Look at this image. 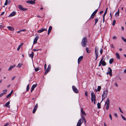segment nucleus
Masks as SVG:
<instances>
[{"instance_id": "1", "label": "nucleus", "mask_w": 126, "mask_h": 126, "mask_svg": "<svg viewBox=\"0 0 126 126\" xmlns=\"http://www.w3.org/2000/svg\"><path fill=\"white\" fill-rule=\"evenodd\" d=\"M87 38L86 37H84L82 39L81 42L82 46L83 47H86L87 45Z\"/></svg>"}, {"instance_id": "2", "label": "nucleus", "mask_w": 126, "mask_h": 126, "mask_svg": "<svg viewBox=\"0 0 126 126\" xmlns=\"http://www.w3.org/2000/svg\"><path fill=\"white\" fill-rule=\"evenodd\" d=\"M108 90L107 89H105L102 95V100L101 102V103L104 99L107 97L108 95Z\"/></svg>"}, {"instance_id": "3", "label": "nucleus", "mask_w": 126, "mask_h": 126, "mask_svg": "<svg viewBox=\"0 0 126 126\" xmlns=\"http://www.w3.org/2000/svg\"><path fill=\"white\" fill-rule=\"evenodd\" d=\"M83 121L85 123H86L85 119L82 120L80 118L78 120L76 126H81V125L83 123Z\"/></svg>"}, {"instance_id": "4", "label": "nucleus", "mask_w": 126, "mask_h": 126, "mask_svg": "<svg viewBox=\"0 0 126 126\" xmlns=\"http://www.w3.org/2000/svg\"><path fill=\"white\" fill-rule=\"evenodd\" d=\"M105 106H106V109L108 110L109 109L110 106V103L109 99L108 98H107V100L106 102Z\"/></svg>"}, {"instance_id": "5", "label": "nucleus", "mask_w": 126, "mask_h": 126, "mask_svg": "<svg viewBox=\"0 0 126 126\" xmlns=\"http://www.w3.org/2000/svg\"><path fill=\"white\" fill-rule=\"evenodd\" d=\"M91 100L92 102L93 101L92 100H95L96 99V96L95 94L93 92H92L91 93Z\"/></svg>"}, {"instance_id": "6", "label": "nucleus", "mask_w": 126, "mask_h": 126, "mask_svg": "<svg viewBox=\"0 0 126 126\" xmlns=\"http://www.w3.org/2000/svg\"><path fill=\"white\" fill-rule=\"evenodd\" d=\"M72 89L75 93L77 94L79 93L78 90L75 86L73 85L72 86Z\"/></svg>"}, {"instance_id": "7", "label": "nucleus", "mask_w": 126, "mask_h": 126, "mask_svg": "<svg viewBox=\"0 0 126 126\" xmlns=\"http://www.w3.org/2000/svg\"><path fill=\"white\" fill-rule=\"evenodd\" d=\"M97 11H98L97 9L96 10H95L93 13L91 15V16L90 17V18H91V19L93 18L94 17V16H95V14H96V13L97 12Z\"/></svg>"}, {"instance_id": "8", "label": "nucleus", "mask_w": 126, "mask_h": 126, "mask_svg": "<svg viewBox=\"0 0 126 126\" xmlns=\"http://www.w3.org/2000/svg\"><path fill=\"white\" fill-rule=\"evenodd\" d=\"M19 9L22 11H26L27 10V8H23L22 6L21 5H18Z\"/></svg>"}, {"instance_id": "9", "label": "nucleus", "mask_w": 126, "mask_h": 126, "mask_svg": "<svg viewBox=\"0 0 126 126\" xmlns=\"http://www.w3.org/2000/svg\"><path fill=\"white\" fill-rule=\"evenodd\" d=\"M51 69V66L50 65H48L47 69L46 70L45 72L44 73V75H46L47 73Z\"/></svg>"}, {"instance_id": "10", "label": "nucleus", "mask_w": 126, "mask_h": 126, "mask_svg": "<svg viewBox=\"0 0 126 126\" xmlns=\"http://www.w3.org/2000/svg\"><path fill=\"white\" fill-rule=\"evenodd\" d=\"M36 0H33V1L32 0H28L26 2L27 3L31 4H33L35 3V1Z\"/></svg>"}, {"instance_id": "11", "label": "nucleus", "mask_w": 126, "mask_h": 126, "mask_svg": "<svg viewBox=\"0 0 126 126\" xmlns=\"http://www.w3.org/2000/svg\"><path fill=\"white\" fill-rule=\"evenodd\" d=\"M47 30L46 28H42L41 29L37 31V32L39 33L42 32L44 31H47Z\"/></svg>"}, {"instance_id": "12", "label": "nucleus", "mask_w": 126, "mask_h": 126, "mask_svg": "<svg viewBox=\"0 0 126 126\" xmlns=\"http://www.w3.org/2000/svg\"><path fill=\"white\" fill-rule=\"evenodd\" d=\"M98 48L97 47H95V56H98Z\"/></svg>"}, {"instance_id": "13", "label": "nucleus", "mask_w": 126, "mask_h": 126, "mask_svg": "<svg viewBox=\"0 0 126 126\" xmlns=\"http://www.w3.org/2000/svg\"><path fill=\"white\" fill-rule=\"evenodd\" d=\"M104 57H102V59L101 60H102V61L101 62V63L102 65L103 66H105L106 65V62L104 61H103L104 59Z\"/></svg>"}, {"instance_id": "14", "label": "nucleus", "mask_w": 126, "mask_h": 126, "mask_svg": "<svg viewBox=\"0 0 126 126\" xmlns=\"http://www.w3.org/2000/svg\"><path fill=\"white\" fill-rule=\"evenodd\" d=\"M83 56H80L78 59V63L79 64V63L81 62L82 60L83 59Z\"/></svg>"}, {"instance_id": "15", "label": "nucleus", "mask_w": 126, "mask_h": 126, "mask_svg": "<svg viewBox=\"0 0 126 126\" xmlns=\"http://www.w3.org/2000/svg\"><path fill=\"white\" fill-rule=\"evenodd\" d=\"M109 70V72H107L106 73V74L107 75L108 74H111V73L112 72V70L110 67H109L108 68V71Z\"/></svg>"}, {"instance_id": "16", "label": "nucleus", "mask_w": 126, "mask_h": 126, "mask_svg": "<svg viewBox=\"0 0 126 126\" xmlns=\"http://www.w3.org/2000/svg\"><path fill=\"white\" fill-rule=\"evenodd\" d=\"M16 14V12L15 11H13L12 13L10 14L9 16V17H12L15 15Z\"/></svg>"}, {"instance_id": "17", "label": "nucleus", "mask_w": 126, "mask_h": 126, "mask_svg": "<svg viewBox=\"0 0 126 126\" xmlns=\"http://www.w3.org/2000/svg\"><path fill=\"white\" fill-rule=\"evenodd\" d=\"M37 86V84H33L31 88V92L34 90L35 88Z\"/></svg>"}, {"instance_id": "18", "label": "nucleus", "mask_w": 126, "mask_h": 126, "mask_svg": "<svg viewBox=\"0 0 126 126\" xmlns=\"http://www.w3.org/2000/svg\"><path fill=\"white\" fill-rule=\"evenodd\" d=\"M38 39V36H37L35 37L33 41V44H34L37 42Z\"/></svg>"}, {"instance_id": "19", "label": "nucleus", "mask_w": 126, "mask_h": 126, "mask_svg": "<svg viewBox=\"0 0 126 126\" xmlns=\"http://www.w3.org/2000/svg\"><path fill=\"white\" fill-rule=\"evenodd\" d=\"M7 27L8 28L9 30H10L11 31H13L14 30V29L13 27L9 26H7Z\"/></svg>"}, {"instance_id": "20", "label": "nucleus", "mask_w": 126, "mask_h": 126, "mask_svg": "<svg viewBox=\"0 0 126 126\" xmlns=\"http://www.w3.org/2000/svg\"><path fill=\"white\" fill-rule=\"evenodd\" d=\"M52 29V27L51 26H50L49 27V28L47 34L48 35H49V33H50Z\"/></svg>"}, {"instance_id": "21", "label": "nucleus", "mask_w": 126, "mask_h": 126, "mask_svg": "<svg viewBox=\"0 0 126 126\" xmlns=\"http://www.w3.org/2000/svg\"><path fill=\"white\" fill-rule=\"evenodd\" d=\"M10 0H6L4 5H7L8 3L9 4L10 3Z\"/></svg>"}, {"instance_id": "22", "label": "nucleus", "mask_w": 126, "mask_h": 126, "mask_svg": "<svg viewBox=\"0 0 126 126\" xmlns=\"http://www.w3.org/2000/svg\"><path fill=\"white\" fill-rule=\"evenodd\" d=\"M15 65H11L10 66L8 69V70L10 71L12 70V69L14 67H15Z\"/></svg>"}, {"instance_id": "23", "label": "nucleus", "mask_w": 126, "mask_h": 126, "mask_svg": "<svg viewBox=\"0 0 126 126\" xmlns=\"http://www.w3.org/2000/svg\"><path fill=\"white\" fill-rule=\"evenodd\" d=\"M34 55V53L33 52H32L31 54H29V57L32 58H33Z\"/></svg>"}, {"instance_id": "24", "label": "nucleus", "mask_w": 126, "mask_h": 126, "mask_svg": "<svg viewBox=\"0 0 126 126\" xmlns=\"http://www.w3.org/2000/svg\"><path fill=\"white\" fill-rule=\"evenodd\" d=\"M116 54L117 58L118 59H120V57L119 54L118 53H116Z\"/></svg>"}, {"instance_id": "25", "label": "nucleus", "mask_w": 126, "mask_h": 126, "mask_svg": "<svg viewBox=\"0 0 126 126\" xmlns=\"http://www.w3.org/2000/svg\"><path fill=\"white\" fill-rule=\"evenodd\" d=\"M22 65L23 64L22 63H18V66H18L20 68Z\"/></svg>"}, {"instance_id": "26", "label": "nucleus", "mask_w": 126, "mask_h": 126, "mask_svg": "<svg viewBox=\"0 0 126 126\" xmlns=\"http://www.w3.org/2000/svg\"><path fill=\"white\" fill-rule=\"evenodd\" d=\"M119 10L118 9V11L117 12H116L115 14V16H118L119 15Z\"/></svg>"}, {"instance_id": "27", "label": "nucleus", "mask_w": 126, "mask_h": 126, "mask_svg": "<svg viewBox=\"0 0 126 126\" xmlns=\"http://www.w3.org/2000/svg\"><path fill=\"white\" fill-rule=\"evenodd\" d=\"M10 104V101H8L6 103L5 105V106L6 107H7Z\"/></svg>"}, {"instance_id": "28", "label": "nucleus", "mask_w": 126, "mask_h": 126, "mask_svg": "<svg viewBox=\"0 0 126 126\" xmlns=\"http://www.w3.org/2000/svg\"><path fill=\"white\" fill-rule=\"evenodd\" d=\"M23 43H21L19 45L18 47L17 48V50H18L20 49Z\"/></svg>"}, {"instance_id": "29", "label": "nucleus", "mask_w": 126, "mask_h": 126, "mask_svg": "<svg viewBox=\"0 0 126 126\" xmlns=\"http://www.w3.org/2000/svg\"><path fill=\"white\" fill-rule=\"evenodd\" d=\"M114 60V59L113 58H111L109 60V63L111 64L112 63L113 61Z\"/></svg>"}, {"instance_id": "30", "label": "nucleus", "mask_w": 126, "mask_h": 126, "mask_svg": "<svg viewBox=\"0 0 126 126\" xmlns=\"http://www.w3.org/2000/svg\"><path fill=\"white\" fill-rule=\"evenodd\" d=\"M108 8H107L106 9V10L103 14V16H105V15L106 14L107 12V10H108Z\"/></svg>"}, {"instance_id": "31", "label": "nucleus", "mask_w": 126, "mask_h": 126, "mask_svg": "<svg viewBox=\"0 0 126 126\" xmlns=\"http://www.w3.org/2000/svg\"><path fill=\"white\" fill-rule=\"evenodd\" d=\"M97 106L98 109H100L101 108V104L100 103L98 102L97 103Z\"/></svg>"}, {"instance_id": "32", "label": "nucleus", "mask_w": 126, "mask_h": 126, "mask_svg": "<svg viewBox=\"0 0 126 126\" xmlns=\"http://www.w3.org/2000/svg\"><path fill=\"white\" fill-rule=\"evenodd\" d=\"M81 115H84L85 116H86V113L85 111H83L82 112H81V113L80 114Z\"/></svg>"}, {"instance_id": "33", "label": "nucleus", "mask_w": 126, "mask_h": 126, "mask_svg": "<svg viewBox=\"0 0 126 126\" xmlns=\"http://www.w3.org/2000/svg\"><path fill=\"white\" fill-rule=\"evenodd\" d=\"M35 68V71H38L40 69V67H37L36 68H35Z\"/></svg>"}, {"instance_id": "34", "label": "nucleus", "mask_w": 126, "mask_h": 126, "mask_svg": "<svg viewBox=\"0 0 126 126\" xmlns=\"http://www.w3.org/2000/svg\"><path fill=\"white\" fill-rule=\"evenodd\" d=\"M122 118L125 121H126V119L122 114H121Z\"/></svg>"}, {"instance_id": "35", "label": "nucleus", "mask_w": 126, "mask_h": 126, "mask_svg": "<svg viewBox=\"0 0 126 126\" xmlns=\"http://www.w3.org/2000/svg\"><path fill=\"white\" fill-rule=\"evenodd\" d=\"M29 90V84H28L27 86L26 91H27Z\"/></svg>"}, {"instance_id": "36", "label": "nucleus", "mask_w": 126, "mask_h": 126, "mask_svg": "<svg viewBox=\"0 0 126 126\" xmlns=\"http://www.w3.org/2000/svg\"><path fill=\"white\" fill-rule=\"evenodd\" d=\"M86 50L87 53H90V51H89L88 48L87 47H86Z\"/></svg>"}, {"instance_id": "37", "label": "nucleus", "mask_w": 126, "mask_h": 126, "mask_svg": "<svg viewBox=\"0 0 126 126\" xmlns=\"http://www.w3.org/2000/svg\"><path fill=\"white\" fill-rule=\"evenodd\" d=\"M101 87L100 86H98V88H97V91H99L100 90H101Z\"/></svg>"}, {"instance_id": "38", "label": "nucleus", "mask_w": 126, "mask_h": 126, "mask_svg": "<svg viewBox=\"0 0 126 126\" xmlns=\"http://www.w3.org/2000/svg\"><path fill=\"white\" fill-rule=\"evenodd\" d=\"M121 38L124 42H126V39H125L124 37H122Z\"/></svg>"}, {"instance_id": "39", "label": "nucleus", "mask_w": 126, "mask_h": 126, "mask_svg": "<svg viewBox=\"0 0 126 126\" xmlns=\"http://www.w3.org/2000/svg\"><path fill=\"white\" fill-rule=\"evenodd\" d=\"M6 93L4 92L3 93H2L1 94H0V97H2L3 95L4 94H5Z\"/></svg>"}, {"instance_id": "40", "label": "nucleus", "mask_w": 126, "mask_h": 126, "mask_svg": "<svg viewBox=\"0 0 126 126\" xmlns=\"http://www.w3.org/2000/svg\"><path fill=\"white\" fill-rule=\"evenodd\" d=\"M38 107V105L37 104H36L34 108L37 110Z\"/></svg>"}, {"instance_id": "41", "label": "nucleus", "mask_w": 126, "mask_h": 126, "mask_svg": "<svg viewBox=\"0 0 126 126\" xmlns=\"http://www.w3.org/2000/svg\"><path fill=\"white\" fill-rule=\"evenodd\" d=\"M98 19L97 18H96L94 20V23L95 24H96L97 22L98 21Z\"/></svg>"}, {"instance_id": "42", "label": "nucleus", "mask_w": 126, "mask_h": 126, "mask_svg": "<svg viewBox=\"0 0 126 126\" xmlns=\"http://www.w3.org/2000/svg\"><path fill=\"white\" fill-rule=\"evenodd\" d=\"M84 115H81V117L82 120L85 119Z\"/></svg>"}, {"instance_id": "43", "label": "nucleus", "mask_w": 126, "mask_h": 126, "mask_svg": "<svg viewBox=\"0 0 126 126\" xmlns=\"http://www.w3.org/2000/svg\"><path fill=\"white\" fill-rule=\"evenodd\" d=\"M36 110H37L34 108L32 111V113H35Z\"/></svg>"}, {"instance_id": "44", "label": "nucleus", "mask_w": 126, "mask_h": 126, "mask_svg": "<svg viewBox=\"0 0 126 126\" xmlns=\"http://www.w3.org/2000/svg\"><path fill=\"white\" fill-rule=\"evenodd\" d=\"M11 95L10 94H9L6 96V98H9L10 97Z\"/></svg>"}, {"instance_id": "45", "label": "nucleus", "mask_w": 126, "mask_h": 126, "mask_svg": "<svg viewBox=\"0 0 126 126\" xmlns=\"http://www.w3.org/2000/svg\"><path fill=\"white\" fill-rule=\"evenodd\" d=\"M102 60H101L98 65L99 66H100L101 65V62H102Z\"/></svg>"}, {"instance_id": "46", "label": "nucleus", "mask_w": 126, "mask_h": 126, "mask_svg": "<svg viewBox=\"0 0 126 126\" xmlns=\"http://www.w3.org/2000/svg\"><path fill=\"white\" fill-rule=\"evenodd\" d=\"M9 125V123H7L5 124V125H4V126H7Z\"/></svg>"}, {"instance_id": "47", "label": "nucleus", "mask_w": 126, "mask_h": 126, "mask_svg": "<svg viewBox=\"0 0 126 126\" xmlns=\"http://www.w3.org/2000/svg\"><path fill=\"white\" fill-rule=\"evenodd\" d=\"M39 50H41V49H33V51H38Z\"/></svg>"}, {"instance_id": "48", "label": "nucleus", "mask_w": 126, "mask_h": 126, "mask_svg": "<svg viewBox=\"0 0 126 126\" xmlns=\"http://www.w3.org/2000/svg\"><path fill=\"white\" fill-rule=\"evenodd\" d=\"M103 49H101L100 50V52L101 54H102L103 53Z\"/></svg>"}, {"instance_id": "49", "label": "nucleus", "mask_w": 126, "mask_h": 126, "mask_svg": "<svg viewBox=\"0 0 126 126\" xmlns=\"http://www.w3.org/2000/svg\"><path fill=\"white\" fill-rule=\"evenodd\" d=\"M119 110L122 113H123V111H122L121 108L120 107L119 108Z\"/></svg>"}, {"instance_id": "50", "label": "nucleus", "mask_w": 126, "mask_h": 126, "mask_svg": "<svg viewBox=\"0 0 126 126\" xmlns=\"http://www.w3.org/2000/svg\"><path fill=\"white\" fill-rule=\"evenodd\" d=\"M109 117H110V120H111V121H112V117L111 115L110 114H109Z\"/></svg>"}, {"instance_id": "51", "label": "nucleus", "mask_w": 126, "mask_h": 126, "mask_svg": "<svg viewBox=\"0 0 126 126\" xmlns=\"http://www.w3.org/2000/svg\"><path fill=\"white\" fill-rule=\"evenodd\" d=\"M47 68V66H46V64L45 63L44 65V69L45 70Z\"/></svg>"}, {"instance_id": "52", "label": "nucleus", "mask_w": 126, "mask_h": 126, "mask_svg": "<svg viewBox=\"0 0 126 126\" xmlns=\"http://www.w3.org/2000/svg\"><path fill=\"white\" fill-rule=\"evenodd\" d=\"M85 95L86 96H88V93H87V91H86L85 93Z\"/></svg>"}, {"instance_id": "53", "label": "nucleus", "mask_w": 126, "mask_h": 126, "mask_svg": "<svg viewBox=\"0 0 126 126\" xmlns=\"http://www.w3.org/2000/svg\"><path fill=\"white\" fill-rule=\"evenodd\" d=\"M116 79L117 80H119V79L120 80H121V78H120V77H117L116 78Z\"/></svg>"}, {"instance_id": "54", "label": "nucleus", "mask_w": 126, "mask_h": 126, "mask_svg": "<svg viewBox=\"0 0 126 126\" xmlns=\"http://www.w3.org/2000/svg\"><path fill=\"white\" fill-rule=\"evenodd\" d=\"M93 100V101H94V104H95L96 103L95 102V101H96V99H95V100Z\"/></svg>"}, {"instance_id": "55", "label": "nucleus", "mask_w": 126, "mask_h": 126, "mask_svg": "<svg viewBox=\"0 0 126 126\" xmlns=\"http://www.w3.org/2000/svg\"><path fill=\"white\" fill-rule=\"evenodd\" d=\"M117 38V37L116 36H114L113 37V39H116Z\"/></svg>"}, {"instance_id": "56", "label": "nucleus", "mask_w": 126, "mask_h": 126, "mask_svg": "<svg viewBox=\"0 0 126 126\" xmlns=\"http://www.w3.org/2000/svg\"><path fill=\"white\" fill-rule=\"evenodd\" d=\"M80 111H81V112H82L84 111H83V109L82 108H81V109Z\"/></svg>"}, {"instance_id": "57", "label": "nucleus", "mask_w": 126, "mask_h": 126, "mask_svg": "<svg viewBox=\"0 0 126 126\" xmlns=\"http://www.w3.org/2000/svg\"><path fill=\"white\" fill-rule=\"evenodd\" d=\"M21 32L25 31L26 30V29L21 30Z\"/></svg>"}, {"instance_id": "58", "label": "nucleus", "mask_w": 126, "mask_h": 126, "mask_svg": "<svg viewBox=\"0 0 126 126\" xmlns=\"http://www.w3.org/2000/svg\"><path fill=\"white\" fill-rule=\"evenodd\" d=\"M114 85L115 86H116L117 87H118V85L117 83L116 82L115 84Z\"/></svg>"}, {"instance_id": "59", "label": "nucleus", "mask_w": 126, "mask_h": 126, "mask_svg": "<svg viewBox=\"0 0 126 126\" xmlns=\"http://www.w3.org/2000/svg\"><path fill=\"white\" fill-rule=\"evenodd\" d=\"M15 78V76H14V77H12L11 79V80H13Z\"/></svg>"}, {"instance_id": "60", "label": "nucleus", "mask_w": 126, "mask_h": 126, "mask_svg": "<svg viewBox=\"0 0 126 126\" xmlns=\"http://www.w3.org/2000/svg\"><path fill=\"white\" fill-rule=\"evenodd\" d=\"M4 12H3L0 14L1 16H2L4 14Z\"/></svg>"}, {"instance_id": "61", "label": "nucleus", "mask_w": 126, "mask_h": 126, "mask_svg": "<svg viewBox=\"0 0 126 126\" xmlns=\"http://www.w3.org/2000/svg\"><path fill=\"white\" fill-rule=\"evenodd\" d=\"M3 92H4V93H5L4 92H6L7 91V89H5V90H4L3 91Z\"/></svg>"}, {"instance_id": "62", "label": "nucleus", "mask_w": 126, "mask_h": 126, "mask_svg": "<svg viewBox=\"0 0 126 126\" xmlns=\"http://www.w3.org/2000/svg\"><path fill=\"white\" fill-rule=\"evenodd\" d=\"M116 23V21L115 20H114L112 24H115Z\"/></svg>"}, {"instance_id": "63", "label": "nucleus", "mask_w": 126, "mask_h": 126, "mask_svg": "<svg viewBox=\"0 0 126 126\" xmlns=\"http://www.w3.org/2000/svg\"><path fill=\"white\" fill-rule=\"evenodd\" d=\"M104 126H107L105 122H104Z\"/></svg>"}, {"instance_id": "64", "label": "nucleus", "mask_w": 126, "mask_h": 126, "mask_svg": "<svg viewBox=\"0 0 126 126\" xmlns=\"http://www.w3.org/2000/svg\"><path fill=\"white\" fill-rule=\"evenodd\" d=\"M13 92V90H12L11 92H10V93H9L11 95V94H12V93Z\"/></svg>"}]
</instances>
